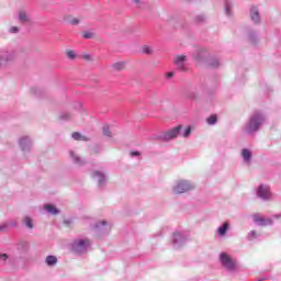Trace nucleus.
Here are the masks:
<instances>
[{
	"mask_svg": "<svg viewBox=\"0 0 281 281\" xmlns=\"http://www.w3.org/2000/svg\"><path fill=\"white\" fill-rule=\"evenodd\" d=\"M220 260L222 266L228 271H234V269H236V262H234V260H232V257L226 252L221 254Z\"/></svg>",
	"mask_w": 281,
	"mask_h": 281,
	"instance_id": "f257e3e1",
	"label": "nucleus"
},
{
	"mask_svg": "<svg viewBox=\"0 0 281 281\" xmlns=\"http://www.w3.org/2000/svg\"><path fill=\"white\" fill-rule=\"evenodd\" d=\"M263 121L265 119H262V115L255 114V116L250 119V123L247 127L248 133H254V131H257Z\"/></svg>",
	"mask_w": 281,
	"mask_h": 281,
	"instance_id": "f03ea898",
	"label": "nucleus"
},
{
	"mask_svg": "<svg viewBox=\"0 0 281 281\" xmlns=\"http://www.w3.org/2000/svg\"><path fill=\"white\" fill-rule=\"evenodd\" d=\"M189 190H192V184L188 181H180L177 187H175L173 192L175 194H183V192H188Z\"/></svg>",
	"mask_w": 281,
	"mask_h": 281,
	"instance_id": "7ed1b4c3",
	"label": "nucleus"
},
{
	"mask_svg": "<svg viewBox=\"0 0 281 281\" xmlns=\"http://www.w3.org/2000/svg\"><path fill=\"white\" fill-rule=\"evenodd\" d=\"M257 196H259V199H263L265 201H267V199H270L271 192H269V187L260 186L257 190Z\"/></svg>",
	"mask_w": 281,
	"mask_h": 281,
	"instance_id": "20e7f679",
	"label": "nucleus"
},
{
	"mask_svg": "<svg viewBox=\"0 0 281 281\" xmlns=\"http://www.w3.org/2000/svg\"><path fill=\"white\" fill-rule=\"evenodd\" d=\"M182 128L181 125L171 128L165 134V139H175V137H179V133H181Z\"/></svg>",
	"mask_w": 281,
	"mask_h": 281,
	"instance_id": "39448f33",
	"label": "nucleus"
},
{
	"mask_svg": "<svg viewBox=\"0 0 281 281\" xmlns=\"http://www.w3.org/2000/svg\"><path fill=\"white\" fill-rule=\"evenodd\" d=\"M113 71H123V69H126V63L124 61H116L112 65Z\"/></svg>",
	"mask_w": 281,
	"mask_h": 281,
	"instance_id": "423d86ee",
	"label": "nucleus"
},
{
	"mask_svg": "<svg viewBox=\"0 0 281 281\" xmlns=\"http://www.w3.org/2000/svg\"><path fill=\"white\" fill-rule=\"evenodd\" d=\"M71 137L72 139H76V142H89V138L80 134V132H74Z\"/></svg>",
	"mask_w": 281,
	"mask_h": 281,
	"instance_id": "0eeeda50",
	"label": "nucleus"
},
{
	"mask_svg": "<svg viewBox=\"0 0 281 281\" xmlns=\"http://www.w3.org/2000/svg\"><path fill=\"white\" fill-rule=\"evenodd\" d=\"M255 223H258V225H261V227H265L266 225H271V220H265L262 217L255 216Z\"/></svg>",
	"mask_w": 281,
	"mask_h": 281,
	"instance_id": "6e6552de",
	"label": "nucleus"
},
{
	"mask_svg": "<svg viewBox=\"0 0 281 281\" xmlns=\"http://www.w3.org/2000/svg\"><path fill=\"white\" fill-rule=\"evenodd\" d=\"M229 229V223L225 222L223 224V226H221L218 229H217V234L220 236H225L227 234V231Z\"/></svg>",
	"mask_w": 281,
	"mask_h": 281,
	"instance_id": "1a4fd4ad",
	"label": "nucleus"
},
{
	"mask_svg": "<svg viewBox=\"0 0 281 281\" xmlns=\"http://www.w3.org/2000/svg\"><path fill=\"white\" fill-rule=\"evenodd\" d=\"M251 20L255 21V23H260V14L258 13V9L257 8H252L251 9Z\"/></svg>",
	"mask_w": 281,
	"mask_h": 281,
	"instance_id": "9d476101",
	"label": "nucleus"
},
{
	"mask_svg": "<svg viewBox=\"0 0 281 281\" xmlns=\"http://www.w3.org/2000/svg\"><path fill=\"white\" fill-rule=\"evenodd\" d=\"M56 262H58V258H56V256L50 255L46 257V265H48V267H54Z\"/></svg>",
	"mask_w": 281,
	"mask_h": 281,
	"instance_id": "9b49d317",
	"label": "nucleus"
},
{
	"mask_svg": "<svg viewBox=\"0 0 281 281\" xmlns=\"http://www.w3.org/2000/svg\"><path fill=\"white\" fill-rule=\"evenodd\" d=\"M44 210L48 211V213L53 214L54 216H56V214H58V209H56V206H54L52 204L45 205Z\"/></svg>",
	"mask_w": 281,
	"mask_h": 281,
	"instance_id": "f8f14e48",
	"label": "nucleus"
},
{
	"mask_svg": "<svg viewBox=\"0 0 281 281\" xmlns=\"http://www.w3.org/2000/svg\"><path fill=\"white\" fill-rule=\"evenodd\" d=\"M90 241L89 239H80L78 241H75V246H77L79 249L82 247H89Z\"/></svg>",
	"mask_w": 281,
	"mask_h": 281,
	"instance_id": "ddd939ff",
	"label": "nucleus"
},
{
	"mask_svg": "<svg viewBox=\"0 0 281 281\" xmlns=\"http://www.w3.org/2000/svg\"><path fill=\"white\" fill-rule=\"evenodd\" d=\"M216 122H218V116H216V114H213L206 119V124H209V126H214Z\"/></svg>",
	"mask_w": 281,
	"mask_h": 281,
	"instance_id": "4468645a",
	"label": "nucleus"
},
{
	"mask_svg": "<svg viewBox=\"0 0 281 281\" xmlns=\"http://www.w3.org/2000/svg\"><path fill=\"white\" fill-rule=\"evenodd\" d=\"M241 157H244L245 161H249L251 159V151L249 149H243Z\"/></svg>",
	"mask_w": 281,
	"mask_h": 281,
	"instance_id": "2eb2a0df",
	"label": "nucleus"
},
{
	"mask_svg": "<svg viewBox=\"0 0 281 281\" xmlns=\"http://www.w3.org/2000/svg\"><path fill=\"white\" fill-rule=\"evenodd\" d=\"M19 19L22 23H27V21H30V18L27 16V13H25V11L20 12Z\"/></svg>",
	"mask_w": 281,
	"mask_h": 281,
	"instance_id": "dca6fc26",
	"label": "nucleus"
},
{
	"mask_svg": "<svg viewBox=\"0 0 281 281\" xmlns=\"http://www.w3.org/2000/svg\"><path fill=\"white\" fill-rule=\"evenodd\" d=\"M23 223L29 227V229H33L34 224H32V217L25 216L23 220Z\"/></svg>",
	"mask_w": 281,
	"mask_h": 281,
	"instance_id": "f3484780",
	"label": "nucleus"
},
{
	"mask_svg": "<svg viewBox=\"0 0 281 281\" xmlns=\"http://www.w3.org/2000/svg\"><path fill=\"white\" fill-rule=\"evenodd\" d=\"M93 177H98L99 178V183L100 184L104 183V173H102L100 171H94Z\"/></svg>",
	"mask_w": 281,
	"mask_h": 281,
	"instance_id": "a211bd4d",
	"label": "nucleus"
},
{
	"mask_svg": "<svg viewBox=\"0 0 281 281\" xmlns=\"http://www.w3.org/2000/svg\"><path fill=\"white\" fill-rule=\"evenodd\" d=\"M186 60H187L186 55H178V56L176 57L175 63H186Z\"/></svg>",
	"mask_w": 281,
	"mask_h": 281,
	"instance_id": "6ab92c4d",
	"label": "nucleus"
},
{
	"mask_svg": "<svg viewBox=\"0 0 281 281\" xmlns=\"http://www.w3.org/2000/svg\"><path fill=\"white\" fill-rule=\"evenodd\" d=\"M68 21L70 25H78L80 23V19L78 18H70Z\"/></svg>",
	"mask_w": 281,
	"mask_h": 281,
	"instance_id": "aec40b11",
	"label": "nucleus"
},
{
	"mask_svg": "<svg viewBox=\"0 0 281 281\" xmlns=\"http://www.w3.org/2000/svg\"><path fill=\"white\" fill-rule=\"evenodd\" d=\"M142 52L143 54H153V48L149 46H143Z\"/></svg>",
	"mask_w": 281,
	"mask_h": 281,
	"instance_id": "412c9836",
	"label": "nucleus"
},
{
	"mask_svg": "<svg viewBox=\"0 0 281 281\" xmlns=\"http://www.w3.org/2000/svg\"><path fill=\"white\" fill-rule=\"evenodd\" d=\"M8 60H12L11 55H7V58H1L0 59V65H5L8 63Z\"/></svg>",
	"mask_w": 281,
	"mask_h": 281,
	"instance_id": "4be33fe9",
	"label": "nucleus"
},
{
	"mask_svg": "<svg viewBox=\"0 0 281 281\" xmlns=\"http://www.w3.org/2000/svg\"><path fill=\"white\" fill-rule=\"evenodd\" d=\"M192 133V128L187 127L182 134V137H190V134Z\"/></svg>",
	"mask_w": 281,
	"mask_h": 281,
	"instance_id": "5701e85b",
	"label": "nucleus"
},
{
	"mask_svg": "<svg viewBox=\"0 0 281 281\" xmlns=\"http://www.w3.org/2000/svg\"><path fill=\"white\" fill-rule=\"evenodd\" d=\"M67 56L70 58V60H74L76 58V53L74 50H68Z\"/></svg>",
	"mask_w": 281,
	"mask_h": 281,
	"instance_id": "b1692460",
	"label": "nucleus"
},
{
	"mask_svg": "<svg viewBox=\"0 0 281 281\" xmlns=\"http://www.w3.org/2000/svg\"><path fill=\"white\" fill-rule=\"evenodd\" d=\"M82 37H83V38H93V33H91V32H85V33H82Z\"/></svg>",
	"mask_w": 281,
	"mask_h": 281,
	"instance_id": "393cba45",
	"label": "nucleus"
},
{
	"mask_svg": "<svg viewBox=\"0 0 281 281\" xmlns=\"http://www.w3.org/2000/svg\"><path fill=\"white\" fill-rule=\"evenodd\" d=\"M177 67L180 69V71H186V65L184 63H176Z\"/></svg>",
	"mask_w": 281,
	"mask_h": 281,
	"instance_id": "a878e982",
	"label": "nucleus"
},
{
	"mask_svg": "<svg viewBox=\"0 0 281 281\" xmlns=\"http://www.w3.org/2000/svg\"><path fill=\"white\" fill-rule=\"evenodd\" d=\"M70 155H71V157L74 158L75 164H82V160H80V157L75 156L74 153H71Z\"/></svg>",
	"mask_w": 281,
	"mask_h": 281,
	"instance_id": "bb28decb",
	"label": "nucleus"
},
{
	"mask_svg": "<svg viewBox=\"0 0 281 281\" xmlns=\"http://www.w3.org/2000/svg\"><path fill=\"white\" fill-rule=\"evenodd\" d=\"M82 58H83V60H93V57L89 54H83Z\"/></svg>",
	"mask_w": 281,
	"mask_h": 281,
	"instance_id": "cd10ccee",
	"label": "nucleus"
},
{
	"mask_svg": "<svg viewBox=\"0 0 281 281\" xmlns=\"http://www.w3.org/2000/svg\"><path fill=\"white\" fill-rule=\"evenodd\" d=\"M10 32H11L12 34H16V32H19V27H18V26H12V27L10 29Z\"/></svg>",
	"mask_w": 281,
	"mask_h": 281,
	"instance_id": "c85d7f7f",
	"label": "nucleus"
},
{
	"mask_svg": "<svg viewBox=\"0 0 281 281\" xmlns=\"http://www.w3.org/2000/svg\"><path fill=\"white\" fill-rule=\"evenodd\" d=\"M103 135H105L106 137H111V131L104 128L103 130Z\"/></svg>",
	"mask_w": 281,
	"mask_h": 281,
	"instance_id": "c756f323",
	"label": "nucleus"
},
{
	"mask_svg": "<svg viewBox=\"0 0 281 281\" xmlns=\"http://www.w3.org/2000/svg\"><path fill=\"white\" fill-rule=\"evenodd\" d=\"M202 21H205V18L203 15H199L196 18V23H201Z\"/></svg>",
	"mask_w": 281,
	"mask_h": 281,
	"instance_id": "7c9ffc66",
	"label": "nucleus"
},
{
	"mask_svg": "<svg viewBox=\"0 0 281 281\" xmlns=\"http://www.w3.org/2000/svg\"><path fill=\"white\" fill-rule=\"evenodd\" d=\"M0 258H1V260H8V255H5V254L0 255Z\"/></svg>",
	"mask_w": 281,
	"mask_h": 281,
	"instance_id": "2f4dec72",
	"label": "nucleus"
},
{
	"mask_svg": "<svg viewBox=\"0 0 281 281\" xmlns=\"http://www.w3.org/2000/svg\"><path fill=\"white\" fill-rule=\"evenodd\" d=\"M211 65H212V67H218V60L215 59V60L213 61V64H211Z\"/></svg>",
	"mask_w": 281,
	"mask_h": 281,
	"instance_id": "473e14b6",
	"label": "nucleus"
},
{
	"mask_svg": "<svg viewBox=\"0 0 281 281\" xmlns=\"http://www.w3.org/2000/svg\"><path fill=\"white\" fill-rule=\"evenodd\" d=\"M64 225H71V221L65 220V221H64Z\"/></svg>",
	"mask_w": 281,
	"mask_h": 281,
	"instance_id": "72a5a7b5",
	"label": "nucleus"
},
{
	"mask_svg": "<svg viewBox=\"0 0 281 281\" xmlns=\"http://www.w3.org/2000/svg\"><path fill=\"white\" fill-rule=\"evenodd\" d=\"M132 156L139 157V151H133Z\"/></svg>",
	"mask_w": 281,
	"mask_h": 281,
	"instance_id": "f704fd0d",
	"label": "nucleus"
},
{
	"mask_svg": "<svg viewBox=\"0 0 281 281\" xmlns=\"http://www.w3.org/2000/svg\"><path fill=\"white\" fill-rule=\"evenodd\" d=\"M172 76H175L173 72H168V74H167V78H172Z\"/></svg>",
	"mask_w": 281,
	"mask_h": 281,
	"instance_id": "c9c22d12",
	"label": "nucleus"
},
{
	"mask_svg": "<svg viewBox=\"0 0 281 281\" xmlns=\"http://www.w3.org/2000/svg\"><path fill=\"white\" fill-rule=\"evenodd\" d=\"M189 98H191V100H193V98H194V92L190 93V94H189Z\"/></svg>",
	"mask_w": 281,
	"mask_h": 281,
	"instance_id": "e433bc0d",
	"label": "nucleus"
},
{
	"mask_svg": "<svg viewBox=\"0 0 281 281\" xmlns=\"http://www.w3.org/2000/svg\"><path fill=\"white\" fill-rule=\"evenodd\" d=\"M136 5H139L140 1L139 0H133Z\"/></svg>",
	"mask_w": 281,
	"mask_h": 281,
	"instance_id": "4c0bfd02",
	"label": "nucleus"
},
{
	"mask_svg": "<svg viewBox=\"0 0 281 281\" xmlns=\"http://www.w3.org/2000/svg\"><path fill=\"white\" fill-rule=\"evenodd\" d=\"M71 116H69V115H67L66 117H65V120H69Z\"/></svg>",
	"mask_w": 281,
	"mask_h": 281,
	"instance_id": "58836bf2",
	"label": "nucleus"
},
{
	"mask_svg": "<svg viewBox=\"0 0 281 281\" xmlns=\"http://www.w3.org/2000/svg\"><path fill=\"white\" fill-rule=\"evenodd\" d=\"M102 225H106V222H102Z\"/></svg>",
	"mask_w": 281,
	"mask_h": 281,
	"instance_id": "ea45409f",
	"label": "nucleus"
},
{
	"mask_svg": "<svg viewBox=\"0 0 281 281\" xmlns=\"http://www.w3.org/2000/svg\"><path fill=\"white\" fill-rule=\"evenodd\" d=\"M175 236H179V234H175Z\"/></svg>",
	"mask_w": 281,
	"mask_h": 281,
	"instance_id": "a19ab883",
	"label": "nucleus"
}]
</instances>
